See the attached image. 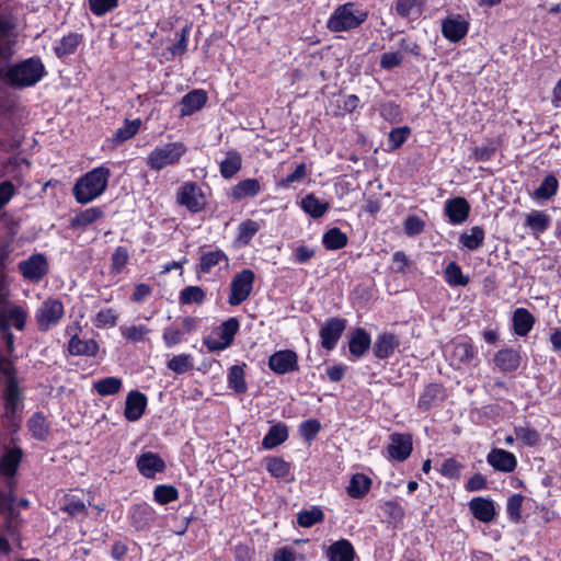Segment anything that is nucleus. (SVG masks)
<instances>
[{"instance_id": "f257e3e1", "label": "nucleus", "mask_w": 561, "mask_h": 561, "mask_svg": "<svg viewBox=\"0 0 561 561\" xmlns=\"http://www.w3.org/2000/svg\"><path fill=\"white\" fill-rule=\"evenodd\" d=\"M111 176L110 169L101 165L81 176L73 186V196L80 204H88L101 196Z\"/></svg>"}, {"instance_id": "f03ea898", "label": "nucleus", "mask_w": 561, "mask_h": 561, "mask_svg": "<svg viewBox=\"0 0 561 561\" xmlns=\"http://www.w3.org/2000/svg\"><path fill=\"white\" fill-rule=\"evenodd\" d=\"M368 18V12L356 9L354 2L337 5L327 21V27L333 33L348 32L359 27Z\"/></svg>"}, {"instance_id": "7ed1b4c3", "label": "nucleus", "mask_w": 561, "mask_h": 561, "mask_svg": "<svg viewBox=\"0 0 561 561\" xmlns=\"http://www.w3.org/2000/svg\"><path fill=\"white\" fill-rule=\"evenodd\" d=\"M186 152V147L181 141L168 142L157 146L146 159L147 165L154 171L180 163Z\"/></svg>"}, {"instance_id": "20e7f679", "label": "nucleus", "mask_w": 561, "mask_h": 561, "mask_svg": "<svg viewBox=\"0 0 561 561\" xmlns=\"http://www.w3.org/2000/svg\"><path fill=\"white\" fill-rule=\"evenodd\" d=\"M44 75V66L39 59L30 58L8 72V79L14 85L30 87L37 83Z\"/></svg>"}, {"instance_id": "39448f33", "label": "nucleus", "mask_w": 561, "mask_h": 561, "mask_svg": "<svg viewBox=\"0 0 561 561\" xmlns=\"http://www.w3.org/2000/svg\"><path fill=\"white\" fill-rule=\"evenodd\" d=\"M239 321L237 318H229L224 321L213 333L203 341L209 352H220L228 348L239 330Z\"/></svg>"}, {"instance_id": "423d86ee", "label": "nucleus", "mask_w": 561, "mask_h": 561, "mask_svg": "<svg viewBox=\"0 0 561 561\" xmlns=\"http://www.w3.org/2000/svg\"><path fill=\"white\" fill-rule=\"evenodd\" d=\"M65 314V308L61 300L48 298L37 308L35 319L39 331H48L56 327Z\"/></svg>"}, {"instance_id": "0eeeda50", "label": "nucleus", "mask_w": 561, "mask_h": 561, "mask_svg": "<svg viewBox=\"0 0 561 561\" xmlns=\"http://www.w3.org/2000/svg\"><path fill=\"white\" fill-rule=\"evenodd\" d=\"M254 279L255 275L253 271L249 268L237 273L230 283L228 304L230 306H239L245 301L253 289Z\"/></svg>"}, {"instance_id": "6e6552de", "label": "nucleus", "mask_w": 561, "mask_h": 561, "mask_svg": "<svg viewBox=\"0 0 561 561\" xmlns=\"http://www.w3.org/2000/svg\"><path fill=\"white\" fill-rule=\"evenodd\" d=\"M176 202L187 210L198 213L205 206V196L195 182H185L178 191Z\"/></svg>"}, {"instance_id": "1a4fd4ad", "label": "nucleus", "mask_w": 561, "mask_h": 561, "mask_svg": "<svg viewBox=\"0 0 561 561\" xmlns=\"http://www.w3.org/2000/svg\"><path fill=\"white\" fill-rule=\"evenodd\" d=\"M346 324L347 321L343 318L333 317L328 319L319 331L321 346L327 351L334 350L346 329Z\"/></svg>"}, {"instance_id": "9d476101", "label": "nucleus", "mask_w": 561, "mask_h": 561, "mask_svg": "<svg viewBox=\"0 0 561 561\" xmlns=\"http://www.w3.org/2000/svg\"><path fill=\"white\" fill-rule=\"evenodd\" d=\"M19 270L24 278L37 283L47 274L48 262L44 254H33L19 263Z\"/></svg>"}, {"instance_id": "9b49d317", "label": "nucleus", "mask_w": 561, "mask_h": 561, "mask_svg": "<svg viewBox=\"0 0 561 561\" xmlns=\"http://www.w3.org/2000/svg\"><path fill=\"white\" fill-rule=\"evenodd\" d=\"M389 439L390 443L387 446L389 459L400 462L407 460L413 450L412 436L410 434L392 433Z\"/></svg>"}, {"instance_id": "f8f14e48", "label": "nucleus", "mask_w": 561, "mask_h": 561, "mask_svg": "<svg viewBox=\"0 0 561 561\" xmlns=\"http://www.w3.org/2000/svg\"><path fill=\"white\" fill-rule=\"evenodd\" d=\"M469 31V22L461 14H450L442 21V34L451 43L460 42Z\"/></svg>"}, {"instance_id": "ddd939ff", "label": "nucleus", "mask_w": 561, "mask_h": 561, "mask_svg": "<svg viewBox=\"0 0 561 561\" xmlns=\"http://www.w3.org/2000/svg\"><path fill=\"white\" fill-rule=\"evenodd\" d=\"M486 462L499 472L511 473L517 467L516 456L503 448H492L486 455Z\"/></svg>"}, {"instance_id": "4468645a", "label": "nucleus", "mask_w": 561, "mask_h": 561, "mask_svg": "<svg viewBox=\"0 0 561 561\" xmlns=\"http://www.w3.org/2000/svg\"><path fill=\"white\" fill-rule=\"evenodd\" d=\"M451 359L457 365H471L478 359V348L467 337H460L453 342Z\"/></svg>"}, {"instance_id": "2eb2a0df", "label": "nucleus", "mask_w": 561, "mask_h": 561, "mask_svg": "<svg viewBox=\"0 0 561 561\" xmlns=\"http://www.w3.org/2000/svg\"><path fill=\"white\" fill-rule=\"evenodd\" d=\"M136 465L140 474L148 479H152L157 473L165 470L164 460L152 451H146L139 455Z\"/></svg>"}, {"instance_id": "dca6fc26", "label": "nucleus", "mask_w": 561, "mask_h": 561, "mask_svg": "<svg viewBox=\"0 0 561 561\" xmlns=\"http://www.w3.org/2000/svg\"><path fill=\"white\" fill-rule=\"evenodd\" d=\"M493 363L495 367L502 373H514L520 366L522 356L517 350L506 347L497 351L494 354Z\"/></svg>"}, {"instance_id": "f3484780", "label": "nucleus", "mask_w": 561, "mask_h": 561, "mask_svg": "<svg viewBox=\"0 0 561 561\" xmlns=\"http://www.w3.org/2000/svg\"><path fill=\"white\" fill-rule=\"evenodd\" d=\"M470 205L463 197H454L445 203V214L453 225H459L467 220Z\"/></svg>"}, {"instance_id": "a211bd4d", "label": "nucleus", "mask_w": 561, "mask_h": 561, "mask_svg": "<svg viewBox=\"0 0 561 561\" xmlns=\"http://www.w3.org/2000/svg\"><path fill=\"white\" fill-rule=\"evenodd\" d=\"M146 407L147 397L140 391L133 390L126 397L124 415L130 422L138 421L145 413Z\"/></svg>"}, {"instance_id": "6ab92c4d", "label": "nucleus", "mask_w": 561, "mask_h": 561, "mask_svg": "<svg viewBox=\"0 0 561 561\" xmlns=\"http://www.w3.org/2000/svg\"><path fill=\"white\" fill-rule=\"evenodd\" d=\"M399 346V337L393 333L385 332L379 334L375 340L373 353L376 358L386 359L390 357Z\"/></svg>"}, {"instance_id": "aec40b11", "label": "nucleus", "mask_w": 561, "mask_h": 561, "mask_svg": "<svg viewBox=\"0 0 561 561\" xmlns=\"http://www.w3.org/2000/svg\"><path fill=\"white\" fill-rule=\"evenodd\" d=\"M445 399V391L442 385L430 383L421 393L417 408L423 411H430L432 408L439 405Z\"/></svg>"}, {"instance_id": "412c9836", "label": "nucleus", "mask_w": 561, "mask_h": 561, "mask_svg": "<svg viewBox=\"0 0 561 561\" xmlns=\"http://www.w3.org/2000/svg\"><path fill=\"white\" fill-rule=\"evenodd\" d=\"M129 518L136 530H145L154 520V510L147 503L136 504L130 510Z\"/></svg>"}, {"instance_id": "4be33fe9", "label": "nucleus", "mask_w": 561, "mask_h": 561, "mask_svg": "<svg viewBox=\"0 0 561 561\" xmlns=\"http://www.w3.org/2000/svg\"><path fill=\"white\" fill-rule=\"evenodd\" d=\"M468 505L474 518L482 523L492 522L496 515L494 502L490 499L473 497Z\"/></svg>"}, {"instance_id": "5701e85b", "label": "nucleus", "mask_w": 561, "mask_h": 561, "mask_svg": "<svg viewBox=\"0 0 561 561\" xmlns=\"http://www.w3.org/2000/svg\"><path fill=\"white\" fill-rule=\"evenodd\" d=\"M426 1L427 0H397L394 11L402 19L415 21L422 16Z\"/></svg>"}, {"instance_id": "b1692460", "label": "nucleus", "mask_w": 561, "mask_h": 561, "mask_svg": "<svg viewBox=\"0 0 561 561\" xmlns=\"http://www.w3.org/2000/svg\"><path fill=\"white\" fill-rule=\"evenodd\" d=\"M27 313L20 306H9L0 311V328L4 324L11 329L14 327L16 330L22 331L26 323Z\"/></svg>"}, {"instance_id": "393cba45", "label": "nucleus", "mask_w": 561, "mask_h": 561, "mask_svg": "<svg viewBox=\"0 0 561 561\" xmlns=\"http://www.w3.org/2000/svg\"><path fill=\"white\" fill-rule=\"evenodd\" d=\"M370 345L371 337L365 329L357 328L352 332L348 341V351L351 355L356 358H360L368 352Z\"/></svg>"}, {"instance_id": "a878e982", "label": "nucleus", "mask_w": 561, "mask_h": 561, "mask_svg": "<svg viewBox=\"0 0 561 561\" xmlns=\"http://www.w3.org/2000/svg\"><path fill=\"white\" fill-rule=\"evenodd\" d=\"M355 550L347 539H340L329 546L327 558L329 561H353Z\"/></svg>"}, {"instance_id": "bb28decb", "label": "nucleus", "mask_w": 561, "mask_h": 561, "mask_svg": "<svg viewBox=\"0 0 561 561\" xmlns=\"http://www.w3.org/2000/svg\"><path fill=\"white\" fill-rule=\"evenodd\" d=\"M207 102V94L203 90H193L181 100V115H191L201 110Z\"/></svg>"}, {"instance_id": "cd10ccee", "label": "nucleus", "mask_w": 561, "mask_h": 561, "mask_svg": "<svg viewBox=\"0 0 561 561\" xmlns=\"http://www.w3.org/2000/svg\"><path fill=\"white\" fill-rule=\"evenodd\" d=\"M512 320L514 332L518 336H526L536 322L535 317L525 308H517Z\"/></svg>"}, {"instance_id": "c85d7f7f", "label": "nucleus", "mask_w": 561, "mask_h": 561, "mask_svg": "<svg viewBox=\"0 0 561 561\" xmlns=\"http://www.w3.org/2000/svg\"><path fill=\"white\" fill-rule=\"evenodd\" d=\"M260 190L261 185L256 179H245L231 187L229 196L233 201H241L256 196Z\"/></svg>"}, {"instance_id": "c756f323", "label": "nucleus", "mask_w": 561, "mask_h": 561, "mask_svg": "<svg viewBox=\"0 0 561 561\" xmlns=\"http://www.w3.org/2000/svg\"><path fill=\"white\" fill-rule=\"evenodd\" d=\"M524 225L533 234H540L550 228L551 217L542 210H531L526 215Z\"/></svg>"}, {"instance_id": "7c9ffc66", "label": "nucleus", "mask_w": 561, "mask_h": 561, "mask_svg": "<svg viewBox=\"0 0 561 561\" xmlns=\"http://www.w3.org/2000/svg\"><path fill=\"white\" fill-rule=\"evenodd\" d=\"M68 351L75 356H95L99 345L93 339L81 340L78 335H73L69 341Z\"/></svg>"}, {"instance_id": "2f4dec72", "label": "nucleus", "mask_w": 561, "mask_h": 561, "mask_svg": "<svg viewBox=\"0 0 561 561\" xmlns=\"http://www.w3.org/2000/svg\"><path fill=\"white\" fill-rule=\"evenodd\" d=\"M220 264H224V266L229 264V259L224 251L217 249L204 252L199 259V272L208 274L215 266Z\"/></svg>"}, {"instance_id": "473e14b6", "label": "nucleus", "mask_w": 561, "mask_h": 561, "mask_svg": "<svg viewBox=\"0 0 561 561\" xmlns=\"http://www.w3.org/2000/svg\"><path fill=\"white\" fill-rule=\"evenodd\" d=\"M300 206L306 214L314 219L321 218L330 208L329 202L319 199L312 193L300 201Z\"/></svg>"}, {"instance_id": "72a5a7b5", "label": "nucleus", "mask_w": 561, "mask_h": 561, "mask_svg": "<svg viewBox=\"0 0 561 561\" xmlns=\"http://www.w3.org/2000/svg\"><path fill=\"white\" fill-rule=\"evenodd\" d=\"M559 190V181L554 174H548L540 185L531 194L535 201H548L551 199Z\"/></svg>"}, {"instance_id": "f704fd0d", "label": "nucleus", "mask_w": 561, "mask_h": 561, "mask_svg": "<svg viewBox=\"0 0 561 561\" xmlns=\"http://www.w3.org/2000/svg\"><path fill=\"white\" fill-rule=\"evenodd\" d=\"M371 486V480L363 474L355 473L350 481V484L346 489L347 494L352 499H362L364 497Z\"/></svg>"}, {"instance_id": "c9c22d12", "label": "nucleus", "mask_w": 561, "mask_h": 561, "mask_svg": "<svg viewBox=\"0 0 561 561\" xmlns=\"http://www.w3.org/2000/svg\"><path fill=\"white\" fill-rule=\"evenodd\" d=\"M484 238V229L480 226H474L469 230V232H463L460 234L459 242L469 251H476L482 247Z\"/></svg>"}, {"instance_id": "e433bc0d", "label": "nucleus", "mask_w": 561, "mask_h": 561, "mask_svg": "<svg viewBox=\"0 0 561 561\" xmlns=\"http://www.w3.org/2000/svg\"><path fill=\"white\" fill-rule=\"evenodd\" d=\"M347 241V236L337 227L329 229L322 236V244L327 250L343 249Z\"/></svg>"}, {"instance_id": "4c0bfd02", "label": "nucleus", "mask_w": 561, "mask_h": 561, "mask_svg": "<svg viewBox=\"0 0 561 561\" xmlns=\"http://www.w3.org/2000/svg\"><path fill=\"white\" fill-rule=\"evenodd\" d=\"M445 280L451 287H463L470 282V277L465 275L461 267L456 262H450L444 271Z\"/></svg>"}, {"instance_id": "58836bf2", "label": "nucleus", "mask_w": 561, "mask_h": 561, "mask_svg": "<svg viewBox=\"0 0 561 561\" xmlns=\"http://www.w3.org/2000/svg\"><path fill=\"white\" fill-rule=\"evenodd\" d=\"M22 450L12 448L3 454L0 459V472L5 476H13L21 462Z\"/></svg>"}, {"instance_id": "ea45409f", "label": "nucleus", "mask_w": 561, "mask_h": 561, "mask_svg": "<svg viewBox=\"0 0 561 561\" xmlns=\"http://www.w3.org/2000/svg\"><path fill=\"white\" fill-rule=\"evenodd\" d=\"M123 381L118 377H105L93 383V389L101 397L116 394L121 391Z\"/></svg>"}, {"instance_id": "a19ab883", "label": "nucleus", "mask_w": 561, "mask_h": 561, "mask_svg": "<svg viewBox=\"0 0 561 561\" xmlns=\"http://www.w3.org/2000/svg\"><path fill=\"white\" fill-rule=\"evenodd\" d=\"M241 164L240 153L234 150L228 151L225 159L220 162V174L225 179L232 178L241 169Z\"/></svg>"}, {"instance_id": "79ce46f5", "label": "nucleus", "mask_w": 561, "mask_h": 561, "mask_svg": "<svg viewBox=\"0 0 561 561\" xmlns=\"http://www.w3.org/2000/svg\"><path fill=\"white\" fill-rule=\"evenodd\" d=\"M244 364L233 365L230 367L228 373V386L233 389L237 393H243L247 390V382L244 379Z\"/></svg>"}, {"instance_id": "37998d69", "label": "nucleus", "mask_w": 561, "mask_h": 561, "mask_svg": "<svg viewBox=\"0 0 561 561\" xmlns=\"http://www.w3.org/2000/svg\"><path fill=\"white\" fill-rule=\"evenodd\" d=\"M324 519V513L319 506H312L310 510H304L297 515V524L300 527L309 528L321 523Z\"/></svg>"}, {"instance_id": "c03bdc74", "label": "nucleus", "mask_w": 561, "mask_h": 561, "mask_svg": "<svg viewBox=\"0 0 561 561\" xmlns=\"http://www.w3.org/2000/svg\"><path fill=\"white\" fill-rule=\"evenodd\" d=\"M206 298L205 290L199 286H187L180 291V302L182 305H201Z\"/></svg>"}, {"instance_id": "a18cd8bd", "label": "nucleus", "mask_w": 561, "mask_h": 561, "mask_svg": "<svg viewBox=\"0 0 561 561\" xmlns=\"http://www.w3.org/2000/svg\"><path fill=\"white\" fill-rule=\"evenodd\" d=\"M103 216L99 207H91L79 213L71 221L73 228H85Z\"/></svg>"}, {"instance_id": "49530a36", "label": "nucleus", "mask_w": 561, "mask_h": 561, "mask_svg": "<svg viewBox=\"0 0 561 561\" xmlns=\"http://www.w3.org/2000/svg\"><path fill=\"white\" fill-rule=\"evenodd\" d=\"M20 401V392L16 382L10 378L4 390V403L7 413L14 414Z\"/></svg>"}, {"instance_id": "de8ad7c7", "label": "nucleus", "mask_w": 561, "mask_h": 561, "mask_svg": "<svg viewBox=\"0 0 561 561\" xmlns=\"http://www.w3.org/2000/svg\"><path fill=\"white\" fill-rule=\"evenodd\" d=\"M514 433L517 439H520L524 445L534 447L540 442V434L535 428L526 425H518L514 427Z\"/></svg>"}, {"instance_id": "09e8293b", "label": "nucleus", "mask_w": 561, "mask_h": 561, "mask_svg": "<svg viewBox=\"0 0 561 561\" xmlns=\"http://www.w3.org/2000/svg\"><path fill=\"white\" fill-rule=\"evenodd\" d=\"M141 121L139 118L134 121H126L124 126L118 128L114 134V141L116 144H121L130 139L138 133Z\"/></svg>"}, {"instance_id": "8fccbe9b", "label": "nucleus", "mask_w": 561, "mask_h": 561, "mask_svg": "<svg viewBox=\"0 0 561 561\" xmlns=\"http://www.w3.org/2000/svg\"><path fill=\"white\" fill-rule=\"evenodd\" d=\"M193 367V357L190 354L175 355L168 362V368L176 374H185Z\"/></svg>"}, {"instance_id": "3c124183", "label": "nucleus", "mask_w": 561, "mask_h": 561, "mask_svg": "<svg viewBox=\"0 0 561 561\" xmlns=\"http://www.w3.org/2000/svg\"><path fill=\"white\" fill-rule=\"evenodd\" d=\"M79 44L80 36L78 34H68L67 36H64L56 46V54L58 57L71 55L76 51Z\"/></svg>"}, {"instance_id": "603ef678", "label": "nucleus", "mask_w": 561, "mask_h": 561, "mask_svg": "<svg viewBox=\"0 0 561 561\" xmlns=\"http://www.w3.org/2000/svg\"><path fill=\"white\" fill-rule=\"evenodd\" d=\"M411 128L408 126L393 128L388 135L389 151H394L408 140Z\"/></svg>"}, {"instance_id": "864d4df0", "label": "nucleus", "mask_w": 561, "mask_h": 561, "mask_svg": "<svg viewBox=\"0 0 561 561\" xmlns=\"http://www.w3.org/2000/svg\"><path fill=\"white\" fill-rule=\"evenodd\" d=\"M179 497V491L172 485L161 484L156 486L153 491V499L159 504L171 503Z\"/></svg>"}, {"instance_id": "5fc2aeb1", "label": "nucleus", "mask_w": 561, "mask_h": 561, "mask_svg": "<svg viewBox=\"0 0 561 561\" xmlns=\"http://www.w3.org/2000/svg\"><path fill=\"white\" fill-rule=\"evenodd\" d=\"M524 496L522 494H513L508 497L506 513L511 522L518 523L520 520Z\"/></svg>"}, {"instance_id": "6e6d98bb", "label": "nucleus", "mask_w": 561, "mask_h": 561, "mask_svg": "<svg viewBox=\"0 0 561 561\" xmlns=\"http://www.w3.org/2000/svg\"><path fill=\"white\" fill-rule=\"evenodd\" d=\"M28 430L34 437L44 439L48 432L45 416L41 413H35L28 421Z\"/></svg>"}, {"instance_id": "4d7b16f0", "label": "nucleus", "mask_w": 561, "mask_h": 561, "mask_svg": "<svg viewBox=\"0 0 561 561\" xmlns=\"http://www.w3.org/2000/svg\"><path fill=\"white\" fill-rule=\"evenodd\" d=\"M149 332V328L144 324L121 328L122 335L135 343L144 341Z\"/></svg>"}, {"instance_id": "13d9d810", "label": "nucleus", "mask_w": 561, "mask_h": 561, "mask_svg": "<svg viewBox=\"0 0 561 561\" xmlns=\"http://www.w3.org/2000/svg\"><path fill=\"white\" fill-rule=\"evenodd\" d=\"M321 430V424L316 419L304 421L299 426V432L304 439L308 443L312 442Z\"/></svg>"}, {"instance_id": "bf43d9fd", "label": "nucleus", "mask_w": 561, "mask_h": 561, "mask_svg": "<svg viewBox=\"0 0 561 561\" xmlns=\"http://www.w3.org/2000/svg\"><path fill=\"white\" fill-rule=\"evenodd\" d=\"M391 261L392 270L399 274H405L407 270L414 265V262L403 251H396Z\"/></svg>"}, {"instance_id": "052dcab7", "label": "nucleus", "mask_w": 561, "mask_h": 561, "mask_svg": "<svg viewBox=\"0 0 561 561\" xmlns=\"http://www.w3.org/2000/svg\"><path fill=\"white\" fill-rule=\"evenodd\" d=\"M10 24L0 18V58H10L12 51L10 42L7 38L8 32L10 31Z\"/></svg>"}, {"instance_id": "680f3d73", "label": "nucleus", "mask_w": 561, "mask_h": 561, "mask_svg": "<svg viewBox=\"0 0 561 561\" xmlns=\"http://www.w3.org/2000/svg\"><path fill=\"white\" fill-rule=\"evenodd\" d=\"M118 0H89L91 12L96 16H102L115 9Z\"/></svg>"}, {"instance_id": "e2e57ef3", "label": "nucleus", "mask_w": 561, "mask_h": 561, "mask_svg": "<svg viewBox=\"0 0 561 561\" xmlns=\"http://www.w3.org/2000/svg\"><path fill=\"white\" fill-rule=\"evenodd\" d=\"M463 466L455 458L446 459L440 467V473L448 479H458Z\"/></svg>"}, {"instance_id": "0e129e2a", "label": "nucleus", "mask_w": 561, "mask_h": 561, "mask_svg": "<svg viewBox=\"0 0 561 561\" xmlns=\"http://www.w3.org/2000/svg\"><path fill=\"white\" fill-rule=\"evenodd\" d=\"M314 253L313 249L308 245L300 244L294 248L289 260L298 264H305L314 256Z\"/></svg>"}, {"instance_id": "69168bd1", "label": "nucleus", "mask_w": 561, "mask_h": 561, "mask_svg": "<svg viewBox=\"0 0 561 561\" xmlns=\"http://www.w3.org/2000/svg\"><path fill=\"white\" fill-rule=\"evenodd\" d=\"M424 221L416 215H411L404 220V232L409 237H414L423 232Z\"/></svg>"}, {"instance_id": "338daca9", "label": "nucleus", "mask_w": 561, "mask_h": 561, "mask_svg": "<svg viewBox=\"0 0 561 561\" xmlns=\"http://www.w3.org/2000/svg\"><path fill=\"white\" fill-rule=\"evenodd\" d=\"M380 114L386 121L397 123L401 119L402 112L400 105L394 102H387L381 105Z\"/></svg>"}, {"instance_id": "774afa93", "label": "nucleus", "mask_w": 561, "mask_h": 561, "mask_svg": "<svg viewBox=\"0 0 561 561\" xmlns=\"http://www.w3.org/2000/svg\"><path fill=\"white\" fill-rule=\"evenodd\" d=\"M403 62V55L399 51H388L380 57V67L385 70H392Z\"/></svg>"}]
</instances>
